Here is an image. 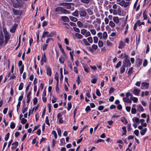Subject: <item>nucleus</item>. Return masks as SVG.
<instances>
[{
  "label": "nucleus",
  "instance_id": "obj_16",
  "mask_svg": "<svg viewBox=\"0 0 151 151\" xmlns=\"http://www.w3.org/2000/svg\"><path fill=\"white\" fill-rule=\"evenodd\" d=\"M113 20L114 22L118 24L119 22V18L117 17H113Z\"/></svg>",
  "mask_w": 151,
  "mask_h": 151
},
{
  "label": "nucleus",
  "instance_id": "obj_28",
  "mask_svg": "<svg viewBox=\"0 0 151 151\" xmlns=\"http://www.w3.org/2000/svg\"><path fill=\"white\" fill-rule=\"evenodd\" d=\"M147 129L146 128H145L144 129L140 132V134L142 135H143L145 134L147 131Z\"/></svg>",
  "mask_w": 151,
  "mask_h": 151
},
{
  "label": "nucleus",
  "instance_id": "obj_22",
  "mask_svg": "<svg viewBox=\"0 0 151 151\" xmlns=\"http://www.w3.org/2000/svg\"><path fill=\"white\" fill-rule=\"evenodd\" d=\"M121 120L122 122L124 124H127L128 123L127 121L124 117L121 118Z\"/></svg>",
  "mask_w": 151,
  "mask_h": 151
},
{
  "label": "nucleus",
  "instance_id": "obj_52",
  "mask_svg": "<svg viewBox=\"0 0 151 151\" xmlns=\"http://www.w3.org/2000/svg\"><path fill=\"white\" fill-rule=\"evenodd\" d=\"M93 41L94 43H96L98 42V38L96 37H94L93 38Z\"/></svg>",
  "mask_w": 151,
  "mask_h": 151
},
{
  "label": "nucleus",
  "instance_id": "obj_63",
  "mask_svg": "<svg viewBox=\"0 0 151 151\" xmlns=\"http://www.w3.org/2000/svg\"><path fill=\"white\" fill-rule=\"evenodd\" d=\"M102 33L101 32H99L97 34V36L98 37H100V39L102 38Z\"/></svg>",
  "mask_w": 151,
  "mask_h": 151
},
{
  "label": "nucleus",
  "instance_id": "obj_23",
  "mask_svg": "<svg viewBox=\"0 0 151 151\" xmlns=\"http://www.w3.org/2000/svg\"><path fill=\"white\" fill-rule=\"evenodd\" d=\"M69 17L70 20L73 22H76L77 20V18L73 16H70Z\"/></svg>",
  "mask_w": 151,
  "mask_h": 151
},
{
  "label": "nucleus",
  "instance_id": "obj_7",
  "mask_svg": "<svg viewBox=\"0 0 151 151\" xmlns=\"http://www.w3.org/2000/svg\"><path fill=\"white\" fill-rule=\"evenodd\" d=\"M123 65L125 67H129L131 65V63L129 60L127 61H123Z\"/></svg>",
  "mask_w": 151,
  "mask_h": 151
},
{
  "label": "nucleus",
  "instance_id": "obj_4",
  "mask_svg": "<svg viewBox=\"0 0 151 151\" xmlns=\"http://www.w3.org/2000/svg\"><path fill=\"white\" fill-rule=\"evenodd\" d=\"M4 36L2 31H0V46H2L4 45Z\"/></svg>",
  "mask_w": 151,
  "mask_h": 151
},
{
  "label": "nucleus",
  "instance_id": "obj_38",
  "mask_svg": "<svg viewBox=\"0 0 151 151\" xmlns=\"http://www.w3.org/2000/svg\"><path fill=\"white\" fill-rule=\"evenodd\" d=\"M98 45L100 47H102L103 46V42L102 41L99 40L98 42Z\"/></svg>",
  "mask_w": 151,
  "mask_h": 151
},
{
  "label": "nucleus",
  "instance_id": "obj_46",
  "mask_svg": "<svg viewBox=\"0 0 151 151\" xmlns=\"http://www.w3.org/2000/svg\"><path fill=\"white\" fill-rule=\"evenodd\" d=\"M129 2H125L124 1V7H127L129 4Z\"/></svg>",
  "mask_w": 151,
  "mask_h": 151
},
{
  "label": "nucleus",
  "instance_id": "obj_13",
  "mask_svg": "<svg viewBox=\"0 0 151 151\" xmlns=\"http://www.w3.org/2000/svg\"><path fill=\"white\" fill-rule=\"evenodd\" d=\"M137 110L139 112H143L144 111L143 107L141 105L138 106Z\"/></svg>",
  "mask_w": 151,
  "mask_h": 151
},
{
  "label": "nucleus",
  "instance_id": "obj_47",
  "mask_svg": "<svg viewBox=\"0 0 151 151\" xmlns=\"http://www.w3.org/2000/svg\"><path fill=\"white\" fill-rule=\"evenodd\" d=\"M45 122L46 123V124L48 125H50V124L49 122V119L48 118L47 116H46V118H45Z\"/></svg>",
  "mask_w": 151,
  "mask_h": 151
},
{
  "label": "nucleus",
  "instance_id": "obj_19",
  "mask_svg": "<svg viewBox=\"0 0 151 151\" xmlns=\"http://www.w3.org/2000/svg\"><path fill=\"white\" fill-rule=\"evenodd\" d=\"M125 66H124L123 65L121 67V68H120V73L122 74L124 73L125 70Z\"/></svg>",
  "mask_w": 151,
  "mask_h": 151
},
{
  "label": "nucleus",
  "instance_id": "obj_30",
  "mask_svg": "<svg viewBox=\"0 0 151 151\" xmlns=\"http://www.w3.org/2000/svg\"><path fill=\"white\" fill-rule=\"evenodd\" d=\"M46 60V58L45 55V53H44L43 55L42 56L41 60H43V62H45Z\"/></svg>",
  "mask_w": 151,
  "mask_h": 151
},
{
  "label": "nucleus",
  "instance_id": "obj_3",
  "mask_svg": "<svg viewBox=\"0 0 151 151\" xmlns=\"http://www.w3.org/2000/svg\"><path fill=\"white\" fill-rule=\"evenodd\" d=\"M56 35V32H51L49 34L47 31H44L43 32L42 35V38H43L45 37H52L54 35Z\"/></svg>",
  "mask_w": 151,
  "mask_h": 151
},
{
  "label": "nucleus",
  "instance_id": "obj_40",
  "mask_svg": "<svg viewBox=\"0 0 151 151\" xmlns=\"http://www.w3.org/2000/svg\"><path fill=\"white\" fill-rule=\"evenodd\" d=\"M66 4H65L66 5H65V6L66 7V8L67 9H69L71 8V6L70 5V3H65Z\"/></svg>",
  "mask_w": 151,
  "mask_h": 151
},
{
  "label": "nucleus",
  "instance_id": "obj_21",
  "mask_svg": "<svg viewBox=\"0 0 151 151\" xmlns=\"http://www.w3.org/2000/svg\"><path fill=\"white\" fill-rule=\"evenodd\" d=\"M81 2L82 3L88 4L91 1V0H80Z\"/></svg>",
  "mask_w": 151,
  "mask_h": 151
},
{
  "label": "nucleus",
  "instance_id": "obj_45",
  "mask_svg": "<svg viewBox=\"0 0 151 151\" xmlns=\"http://www.w3.org/2000/svg\"><path fill=\"white\" fill-rule=\"evenodd\" d=\"M87 40L90 43H92L93 42V39L91 37H89L87 38Z\"/></svg>",
  "mask_w": 151,
  "mask_h": 151
},
{
  "label": "nucleus",
  "instance_id": "obj_59",
  "mask_svg": "<svg viewBox=\"0 0 151 151\" xmlns=\"http://www.w3.org/2000/svg\"><path fill=\"white\" fill-rule=\"evenodd\" d=\"M147 60L145 59L144 60L143 63V66L144 67H145L147 65Z\"/></svg>",
  "mask_w": 151,
  "mask_h": 151
},
{
  "label": "nucleus",
  "instance_id": "obj_26",
  "mask_svg": "<svg viewBox=\"0 0 151 151\" xmlns=\"http://www.w3.org/2000/svg\"><path fill=\"white\" fill-rule=\"evenodd\" d=\"M103 37L104 40H105L106 39L107 37V35L106 32H103Z\"/></svg>",
  "mask_w": 151,
  "mask_h": 151
},
{
  "label": "nucleus",
  "instance_id": "obj_12",
  "mask_svg": "<svg viewBox=\"0 0 151 151\" xmlns=\"http://www.w3.org/2000/svg\"><path fill=\"white\" fill-rule=\"evenodd\" d=\"M61 18L62 20L64 22H68L69 21V19L68 18L66 17L65 16H63L61 17Z\"/></svg>",
  "mask_w": 151,
  "mask_h": 151
},
{
  "label": "nucleus",
  "instance_id": "obj_44",
  "mask_svg": "<svg viewBox=\"0 0 151 151\" xmlns=\"http://www.w3.org/2000/svg\"><path fill=\"white\" fill-rule=\"evenodd\" d=\"M52 134H53L54 136V137L55 139L57 138V135L56 134V132L55 131L53 130L52 132Z\"/></svg>",
  "mask_w": 151,
  "mask_h": 151
},
{
  "label": "nucleus",
  "instance_id": "obj_39",
  "mask_svg": "<svg viewBox=\"0 0 151 151\" xmlns=\"http://www.w3.org/2000/svg\"><path fill=\"white\" fill-rule=\"evenodd\" d=\"M21 121V123L22 124H25L27 122V120L24 118L22 119Z\"/></svg>",
  "mask_w": 151,
  "mask_h": 151
},
{
  "label": "nucleus",
  "instance_id": "obj_60",
  "mask_svg": "<svg viewBox=\"0 0 151 151\" xmlns=\"http://www.w3.org/2000/svg\"><path fill=\"white\" fill-rule=\"evenodd\" d=\"M57 130L58 135L59 136H60L61 135V130L60 128H58Z\"/></svg>",
  "mask_w": 151,
  "mask_h": 151
},
{
  "label": "nucleus",
  "instance_id": "obj_24",
  "mask_svg": "<svg viewBox=\"0 0 151 151\" xmlns=\"http://www.w3.org/2000/svg\"><path fill=\"white\" fill-rule=\"evenodd\" d=\"M137 24L138 25L140 26H141L142 25H144L145 24V23L144 22H141L140 20H138L137 22Z\"/></svg>",
  "mask_w": 151,
  "mask_h": 151
},
{
  "label": "nucleus",
  "instance_id": "obj_11",
  "mask_svg": "<svg viewBox=\"0 0 151 151\" xmlns=\"http://www.w3.org/2000/svg\"><path fill=\"white\" fill-rule=\"evenodd\" d=\"M142 60L140 59H138L136 61V63L137 66L139 67L141 64L142 63Z\"/></svg>",
  "mask_w": 151,
  "mask_h": 151
},
{
  "label": "nucleus",
  "instance_id": "obj_15",
  "mask_svg": "<svg viewBox=\"0 0 151 151\" xmlns=\"http://www.w3.org/2000/svg\"><path fill=\"white\" fill-rule=\"evenodd\" d=\"M47 75H49V76H51V69L49 67H47Z\"/></svg>",
  "mask_w": 151,
  "mask_h": 151
},
{
  "label": "nucleus",
  "instance_id": "obj_42",
  "mask_svg": "<svg viewBox=\"0 0 151 151\" xmlns=\"http://www.w3.org/2000/svg\"><path fill=\"white\" fill-rule=\"evenodd\" d=\"M143 17L144 19L147 20V16L146 13V11L145 10L143 13Z\"/></svg>",
  "mask_w": 151,
  "mask_h": 151
},
{
  "label": "nucleus",
  "instance_id": "obj_54",
  "mask_svg": "<svg viewBox=\"0 0 151 151\" xmlns=\"http://www.w3.org/2000/svg\"><path fill=\"white\" fill-rule=\"evenodd\" d=\"M24 69V65H23L20 68L19 71H20V74H22L23 71Z\"/></svg>",
  "mask_w": 151,
  "mask_h": 151
},
{
  "label": "nucleus",
  "instance_id": "obj_9",
  "mask_svg": "<svg viewBox=\"0 0 151 151\" xmlns=\"http://www.w3.org/2000/svg\"><path fill=\"white\" fill-rule=\"evenodd\" d=\"M12 12L15 15H18L20 14L21 12L19 10H17L14 8H12Z\"/></svg>",
  "mask_w": 151,
  "mask_h": 151
},
{
  "label": "nucleus",
  "instance_id": "obj_48",
  "mask_svg": "<svg viewBox=\"0 0 151 151\" xmlns=\"http://www.w3.org/2000/svg\"><path fill=\"white\" fill-rule=\"evenodd\" d=\"M121 63H122L121 61H119V62L117 64L116 66V68H119L121 65Z\"/></svg>",
  "mask_w": 151,
  "mask_h": 151
},
{
  "label": "nucleus",
  "instance_id": "obj_29",
  "mask_svg": "<svg viewBox=\"0 0 151 151\" xmlns=\"http://www.w3.org/2000/svg\"><path fill=\"white\" fill-rule=\"evenodd\" d=\"M132 120L133 122H136L137 123H138L139 122V119L137 117H134Z\"/></svg>",
  "mask_w": 151,
  "mask_h": 151
},
{
  "label": "nucleus",
  "instance_id": "obj_31",
  "mask_svg": "<svg viewBox=\"0 0 151 151\" xmlns=\"http://www.w3.org/2000/svg\"><path fill=\"white\" fill-rule=\"evenodd\" d=\"M137 110L135 108L132 107L131 109V113L132 114H135L136 113Z\"/></svg>",
  "mask_w": 151,
  "mask_h": 151
},
{
  "label": "nucleus",
  "instance_id": "obj_55",
  "mask_svg": "<svg viewBox=\"0 0 151 151\" xmlns=\"http://www.w3.org/2000/svg\"><path fill=\"white\" fill-rule=\"evenodd\" d=\"M77 24L78 25L79 27H81L83 26V24L82 23V22L81 21H78L77 22Z\"/></svg>",
  "mask_w": 151,
  "mask_h": 151
},
{
  "label": "nucleus",
  "instance_id": "obj_32",
  "mask_svg": "<svg viewBox=\"0 0 151 151\" xmlns=\"http://www.w3.org/2000/svg\"><path fill=\"white\" fill-rule=\"evenodd\" d=\"M68 107L67 109V110L69 111L72 107V104L71 102H68Z\"/></svg>",
  "mask_w": 151,
  "mask_h": 151
},
{
  "label": "nucleus",
  "instance_id": "obj_57",
  "mask_svg": "<svg viewBox=\"0 0 151 151\" xmlns=\"http://www.w3.org/2000/svg\"><path fill=\"white\" fill-rule=\"evenodd\" d=\"M131 124L130 123L129 124L127 125V130L128 132H129L131 130Z\"/></svg>",
  "mask_w": 151,
  "mask_h": 151
},
{
  "label": "nucleus",
  "instance_id": "obj_51",
  "mask_svg": "<svg viewBox=\"0 0 151 151\" xmlns=\"http://www.w3.org/2000/svg\"><path fill=\"white\" fill-rule=\"evenodd\" d=\"M114 91V88L113 87H111L109 90V94H111L113 93Z\"/></svg>",
  "mask_w": 151,
  "mask_h": 151
},
{
  "label": "nucleus",
  "instance_id": "obj_53",
  "mask_svg": "<svg viewBox=\"0 0 151 151\" xmlns=\"http://www.w3.org/2000/svg\"><path fill=\"white\" fill-rule=\"evenodd\" d=\"M73 29L75 32H80V31L78 28L75 27H73Z\"/></svg>",
  "mask_w": 151,
  "mask_h": 151
},
{
  "label": "nucleus",
  "instance_id": "obj_50",
  "mask_svg": "<svg viewBox=\"0 0 151 151\" xmlns=\"http://www.w3.org/2000/svg\"><path fill=\"white\" fill-rule=\"evenodd\" d=\"M97 80V78H94L91 81V82L93 84H95L96 83V82Z\"/></svg>",
  "mask_w": 151,
  "mask_h": 151
},
{
  "label": "nucleus",
  "instance_id": "obj_62",
  "mask_svg": "<svg viewBox=\"0 0 151 151\" xmlns=\"http://www.w3.org/2000/svg\"><path fill=\"white\" fill-rule=\"evenodd\" d=\"M90 30L91 34L93 35H95L96 34V31L95 29H91Z\"/></svg>",
  "mask_w": 151,
  "mask_h": 151
},
{
  "label": "nucleus",
  "instance_id": "obj_61",
  "mask_svg": "<svg viewBox=\"0 0 151 151\" xmlns=\"http://www.w3.org/2000/svg\"><path fill=\"white\" fill-rule=\"evenodd\" d=\"M55 78L57 81H58V74L57 72H56Z\"/></svg>",
  "mask_w": 151,
  "mask_h": 151
},
{
  "label": "nucleus",
  "instance_id": "obj_2",
  "mask_svg": "<svg viewBox=\"0 0 151 151\" xmlns=\"http://www.w3.org/2000/svg\"><path fill=\"white\" fill-rule=\"evenodd\" d=\"M3 32L4 33L5 37V44L6 45L7 43L9 40L10 39V36L6 28H4L3 29Z\"/></svg>",
  "mask_w": 151,
  "mask_h": 151
},
{
  "label": "nucleus",
  "instance_id": "obj_20",
  "mask_svg": "<svg viewBox=\"0 0 151 151\" xmlns=\"http://www.w3.org/2000/svg\"><path fill=\"white\" fill-rule=\"evenodd\" d=\"M124 45L123 42L122 41H120L119 48L120 49H122L124 47Z\"/></svg>",
  "mask_w": 151,
  "mask_h": 151
},
{
  "label": "nucleus",
  "instance_id": "obj_41",
  "mask_svg": "<svg viewBox=\"0 0 151 151\" xmlns=\"http://www.w3.org/2000/svg\"><path fill=\"white\" fill-rule=\"evenodd\" d=\"M10 133H8L6 134V135L5 137V141H7L9 138V136Z\"/></svg>",
  "mask_w": 151,
  "mask_h": 151
},
{
  "label": "nucleus",
  "instance_id": "obj_17",
  "mask_svg": "<svg viewBox=\"0 0 151 151\" xmlns=\"http://www.w3.org/2000/svg\"><path fill=\"white\" fill-rule=\"evenodd\" d=\"M59 61L61 64H64V58L62 56L60 57L59 58Z\"/></svg>",
  "mask_w": 151,
  "mask_h": 151
},
{
  "label": "nucleus",
  "instance_id": "obj_18",
  "mask_svg": "<svg viewBox=\"0 0 151 151\" xmlns=\"http://www.w3.org/2000/svg\"><path fill=\"white\" fill-rule=\"evenodd\" d=\"M75 36L78 39H81L83 38V36L78 33H76L75 34Z\"/></svg>",
  "mask_w": 151,
  "mask_h": 151
},
{
  "label": "nucleus",
  "instance_id": "obj_56",
  "mask_svg": "<svg viewBox=\"0 0 151 151\" xmlns=\"http://www.w3.org/2000/svg\"><path fill=\"white\" fill-rule=\"evenodd\" d=\"M117 12L118 14L119 15H121V9L120 8V7L118 8V9H117Z\"/></svg>",
  "mask_w": 151,
  "mask_h": 151
},
{
  "label": "nucleus",
  "instance_id": "obj_10",
  "mask_svg": "<svg viewBox=\"0 0 151 151\" xmlns=\"http://www.w3.org/2000/svg\"><path fill=\"white\" fill-rule=\"evenodd\" d=\"M62 116V114L60 113H58L57 115V119H58L59 122L60 123H61L63 122Z\"/></svg>",
  "mask_w": 151,
  "mask_h": 151
},
{
  "label": "nucleus",
  "instance_id": "obj_33",
  "mask_svg": "<svg viewBox=\"0 0 151 151\" xmlns=\"http://www.w3.org/2000/svg\"><path fill=\"white\" fill-rule=\"evenodd\" d=\"M86 11H87L88 13V14L89 15H92V14H93V12L90 9H86Z\"/></svg>",
  "mask_w": 151,
  "mask_h": 151
},
{
  "label": "nucleus",
  "instance_id": "obj_43",
  "mask_svg": "<svg viewBox=\"0 0 151 151\" xmlns=\"http://www.w3.org/2000/svg\"><path fill=\"white\" fill-rule=\"evenodd\" d=\"M23 87V83H21L19 87V90H22Z\"/></svg>",
  "mask_w": 151,
  "mask_h": 151
},
{
  "label": "nucleus",
  "instance_id": "obj_14",
  "mask_svg": "<svg viewBox=\"0 0 151 151\" xmlns=\"http://www.w3.org/2000/svg\"><path fill=\"white\" fill-rule=\"evenodd\" d=\"M140 91V90H139L137 88H134L133 90V92L134 94L138 95L139 94Z\"/></svg>",
  "mask_w": 151,
  "mask_h": 151
},
{
  "label": "nucleus",
  "instance_id": "obj_37",
  "mask_svg": "<svg viewBox=\"0 0 151 151\" xmlns=\"http://www.w3.org/2000/svg\"><path fill=\"white\" fill-rule=\"evenodd\" d=\"M87 31L86 29H83L81 30V33L82 34L84 35L86 33Z\"/></svg>",
  "mask_w": 151,
  "mask_h": 151
},
{
  "label": "nucleus",
  "instance_id": "obj_36",
  "mask_svg": "<svg viewBox=\"0 0 151 151\" xmlns=\"http://www.w3.org/2000/svg\"><path fill=\"white\" fill-rule=\"evenodd\" d=\"M109 25L112 27H114L115 26V24L112 21H110L109 23Z\"/></svg>",
  "mask_w": 151,
  "mask_h": 151
},
{
  "label": "nucleus",
  "instance_id": "obj_35",
  "mask_svg": "<svg viewBox=\"0 0 151 151\" xmlns=\"http://www.w3.org/2000/svg\"><path fill=\"white\" fill-rule=\"evenodd\" d=\"M15 123L13 122H12L10 124V128L12 129H13L15 128Z\"/></svg>",
  "mask_w": 151,
  "mask_h": 151
},
{
  "label": "nucleus",
  "instance_id": "obj_34",
  "mask_svg": "<svg viewBox=\"0 0 151 151\" xmlns=\"http://www.w3.org/2000/svg\"><path fill=\"white\" fill-rule=\"evenodd\" d=\"M83 41L84 43L87 46L89 45H90V44L89 43H88L87 41L85 39H84L83 40Z\"/></svg>",
  "mask_w": 151,
  "mask_h": 151
},
{
  "label": "nucleus",
  "instance_id": "obj_49",
  "mask_svg": "<svg viewBox=\"0 0 151 151\" xmlns=\"http://www.w3.org/2000/svg\"><path fill=\"white\" fill-rule=\"evenodd\" d=\"M96 93L98 96H100L101 95V94L99 90L98 89H96Z\"/></svg>",
  "mask_w": 151,
  "mask_h": 151
},
{
  "label": "nucleus",
  "instance_id": "obj_27",
  "mask_svg": "<svg viewBox=\"0 0 151 151\" xmlns=\"http://www.w3.org/2000/svg\"><path fill=\"white\" fill-rule=\"evenodd\" d=\"M133 67H131L129 68L128 72V73L129 75H130L131 74H132V73L133 72Z\"/></svg>",
  "mask_w": 151,
  "mask_h": 151
},
{
  "label": "nucleus",
  "instance_id": "obj_8",
  "mask_svg": "<svg viewBox=\"0 0 151 151\" xmlns=\"http://www.w3.org/2000/svg\"><path fill=\"white\" fill-rule=\"evenodd\" d=\"M17 24H14L13 26L10 29V32L12 33H14L15 32L16 29L17 27Z\"/></svg>",
  "mask_w": 151,
  "mask_h": 151
},
{
  "label": "nucleus",
  "instance_id": "obj_1",
  "mask_svg": "<svg viewBox=\"0 0 151 151\" xmlns=\"http://www.w3.org/2000/svg\"><path fill=\"white\" fill-rule=\"evenodd\" d=\"M55 12L58 14H68L70 12L67 9H64L62 7L59 6L55 9Z\"/></svg>",
  "mask_w": 151,
  "mask_h": 151
},
{
  "label": "nucleus",
  "instance_id": "obj_6",
  "mask_svg": "<svg viewBox=\"0 0 151 151\" xmlns=\"http://www.w3.org/2000/svg\"><path fill=\"white\" fill-rule=\"evenodd\" d=\"M149 84L146 83H143L142 84L141 88L142 89H147L148 88Z\"/></svg>",
  "mask_w": 151,
  "mask_h": 151
},
{
  "label": "nucleus",
  "instance_id": "obj_5",
  "mask_svg": "<svg viewBox=\"0 0 151 151\" xmlns=\"http://www.w3.org/2000/svg\"><path fill=\"white\" fill-rule=\"evenodd\" d=\"M79 14L80 17H85L86 16L87 13L85 10H82L79 11Z\"/></svg>",
  "mask_w": 151,
  "mask_h": 151
},
{
  "label": "nucleus",
  "instance_id": "obj_58",
  "mask_svg": "<svg viewBox=\"0 0 151 151\" xmlns=\"http://www.w3.org/2000/svg\"><path fill=\"white\" fill-rule=\"evenodd\" d=\"M33 104L35 105L37 102V99L36 97L33 100Z\"/></svg>",
  "mask_w": 151,
  "mask_h": 151
},
{
  "label": "nucleus",
  "instance_id": "obj_64",
  "mask_svg": "<svg viewBox=\"0 0 151 151\" xmlns=\"http://www.w3.org/2000/svg\"><path fill=\"white\" fill-rule=\"evenodd\" d=\"M91 110V109L89 106H87L85 109V111L87 112H88L89 111H90Z\"/></svg>",
  "mask_w": 151,
  "mask_h": 151
},
{
  "label": "nucleus",
  "instance_id": "obj_25",
  "mask_svg": "<svg viewBox=\"0 0 151 151\" xmlns=\"http://www.w3.org/2000/svg\"><path fill=\"white\" fill-rule=\"evenodd\" d=\"M79 12L76 10L74 12L72 13V15L75 17H77L78 16Z\"/></svg>",
  "mask_w": 151,
  "mask_h": 151
}]
</instances>
